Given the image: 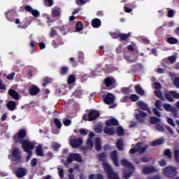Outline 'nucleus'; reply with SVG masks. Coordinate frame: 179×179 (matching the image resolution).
I'll list each match as a JSON object with an SVG mask.
<instances>
[{
  "mask_svg": "<svg viewBox=\"0 0 179 179\" xmlns=\"http://www.w3.org/2000/svg\"><path fill=\"white\" fill-rule=\"evenodd\" d=\"M15 143H21L24 152H32L34 149V143L29 140H16Z\"/></svg>",
  "mask_w": 179,
  "mask_h": 179,
  "instance_id": "f257e3e1",
  "label": "nucleus"
},
{
  "mask_svg": "<svg viewBox=\"0 0 179 179\" xmlns=\"http://www.w3.org/2000/svg\"><path fill=\"white\" fill-rule=\"evenodd\" d=\"M104 171L108 176V179H120L118 173L114 172L113 167L108 164H104Z\"/></svg>",
  "mask_w": 179,
  "mask_h": 179,
  "instance_id": "f03ea898",
  "label": "nucleus"
},
{
  "mask_svg": "<svg viewBox=\"0 0 179 179\" xmlns=\"http://www.w3.org/2000/svg\"><path fill=\"white\" fill-rule=\"evenodd\" d=\"M8 157H11L13 162H15V163H20V160H22V152L17 148H13L11 155H9Z\"/></svg>",
  "mask_w": 179,
  "mask_h": 179,
  "instance_id": "7ed1b4c3",
  "label": "nucleus"
},
{
  "mask_svg": "<svg viewBox=\"0 0 179 179\" xmlns=\"http://www.w3.org/2000/svg\"><path fill=\"white\" fill-rule=\"evenodd\" d=\"M141 145H142V143H138L135 148H131L129 150L130 155H135L136 152H139L140 155H143L148 150V148H149V145H146L144 147H141Z\"/></svg>",
  "mask_w": 179,
  "mask_h": 179,
  "instance_id": "20e7f679",
  "label": "nucleus"
},
{
  "mask_svg": "<svg viewBox=\"0 0 179 179\" xmlns=\"http://www.w3.org/2000/svg\"><path fill=\"white\" fill-rule=\"evenodd\" d=\"M164 176L169 177V178H173V177H176L177 176V169L174 166H167L164 168L162 170Z\"/></svg>",
  "mask_w": 179,
  "mask_h": 179,
  "instance_id": "39448f33",
  "label": "nucleus"
},
{
  "mask_svg": "<svg viewBox=\"0 0 179 179\" xmlns=\"http://www.w3.org/2000/svg\"><path fill=\"white\" fill-rule=\"evenodd\" d=\"M72 162H78V163H82V157L78 153H71L67 157V162L72 163Z\"/></svg>",
  "mask_w": 179,
  "mask_h": 179,
  "instance_id": "423d86ee",
  "label": "nucleus"
},
{
  "mask_svg": "<svg viewBox=\"0 0 179 179\" xmlns=\"http://www.w3.org/2000/svg\"><path fill=\"white\" fill-rule=\"evenodd\" d=\"M110 159L115 167H120V159H118V152H117V150H113L110 152Z\"/></svg>",
  "mask_w": 179,
  "mask_h": 179,
  "instance_id": "0eeeda50",
  "label": "nucleus"
},
{
  "mask_svg": "<svg viewBox=\"0 0 179 179\" xmlns=\"http://www.w3.org/2000/svg\"><path fill=\"white\" fill-rule=\"evenodd\" d=\"M116 82L115 78L113 77H108L103 80V83L108 89H113L112 86H114V84L116 83Z\"/></svg>",
  "mask_w": 179,
  "mask_h": 179,
  "instance_id": "6e6552de",
  "label": "nucleus"
},
{
  "mask_svg": "<svg viewBox=\"0 0 179 179\" xmlns=\"http://www.w3.org/2000/svg\"><path fill=\"white\" fill-rule=\"evenodd\" d=\"M103 101L105 104H113L115 101V96L111 93H108L103 96Z\"/></svg>",
  "mask_w": 179,
  "mask_h": 179,
  "instance_id": "1a4fd4ad",
  "label": "nucleus"
},
{
  "mask_svg": "<svg viewBox=\"0 0 179 179\" xmlns=\"http://www.w3.org/2000/svg\"><path fill=\"white\" fill-rule=\"evenodd\" d=\"M99 117H100V112L96 110H92L88 114V121H94Z\"/></svg>",
  "mask_w": 179,
  "mask_h": 179,
  "instance_id": "9d476101",
  "label": "nucleus"
},
{
  "mask_svg": "<svg viewBox=\"0 0 179 179\" xmlns=\"http://www.w3.org/2000/svg\"><path fill=\"white\" fill-rule=\"evenodd\" d=\"M26 129H20L17 134L14 135L13 139H15V141H19V139L20 141L23 140L24 139V138H26Z\"/></svg>",
  "mask_w": 179,
  "mask_h": 179,
  "instance_id": "9b49d317",
  "label": "nucleus"
},
{
  "mask_svg": "<svg viewBox=\"0 0 179 179\" xmlns=\"http://www.w3.org/2000/svg\"><path fill=\"white\" fill-rule=\"evenodd\" d=\"M82 143H83V140L80 138H72L70 141L71 146H72V148H79V146H80V145H82Z\"/></svg>",
  "mask_w": 179,
  "mask_h": 179,
  "instance_id": "f8f14e48",
  "label": "nucleus"
},
{
  "mask_svg": "<svg viewBox=\"0 0 179 179\" xmlns=\"http://www.w3.org/2000/svg\"><path fill=\"white\" fill-rule=\"evenodd\" d=\"M148 117V114L143 111H139V113L136 115V118L141 124H145V120Z\"/></svg>",
  "mask_w": 179,
  "mask_h": 179,
  "instance_id": "ddd939ff",
  "label": "nucleus"
},
{
  "mask_svg": "<svg viewBox=\"0 0 179 179\" xmlns=\"http://www.w3.org/2000/svg\"><path fill=\"white\" fill-rule=\"evenodd\" d=\"M24 9L27 10V12H29L33 15L34 17H40V12L37 10H34L33 8L30 6H25Z\"/></svg>",
  "mask_w": 179,
  "mask_h": 179,
  "instance_id": "4468645a",
  "label": "nucleus"
},
{
  "mask_svg": "<svg viewBox=\"0 0 179 179\" xmlns=\"http://www.w3.org/2000/svg\"><path fill=\"white\" fill-rule=\"evenodd\" d=\"M26 174H27V171L24 168L19 167L15 170V176L18 178H22V177H24Z\"/></svg>",
  "mask_w": 179,
  "mask_h": 179,
  "instance_id": "2eb2a0df",
  "label": "nucleus"
},
{
  "mask_svg": "<svg viewBox=\"0 0 179 179\" xmlns=\"http://www.w3.org/2000/svg\"><path fill=\"white\" fill-rule=\"evenodd\" d=\"M136 105L138 107H139L140 110H143V111H147L150 114V108H149V106H148V104L145 103L142 101H139L138 102L136 103Z\"/></svg>",
  "mask_w": 179,
  "mask_h": 179,
  "instance_id": "dca6fc26",
  "label": "nucleus"
},
{
  "mask_svg": "<svg viewBox=\"0 0 179 179\" xmlns=\"http://www.w3.org/2000/svg\"><path fill=\"white\" fill-rule=\"evenodd\" d=\"M98 159L100 162H102V167L104 170V164H108V163H107V154L106 152H101L100 154L98 155Z\"/></svg>",
  "mask_w": 179,
  "mask_h": 179,
  "instance_id": "f3484780",
  "label": "nucleus"
},
{
  "mask_svg": "<svg viewBox=\"0 0 179 179\" xmlns=\"http://www.w3.org/2000/svg\"><path fill=\"white\" fill-rule=\"evenodd\" d=\"M143 174H152V173H156L157 169L155 166H145L142 169Z\"/></svg>",
  "mask_w": 179,
  "mask_h": 179,
  "instance_id": "a211bd4d",
  "label": "nucleus"
},
{
  "mask_svg": "<svg viewBox=\"0 0 179 179\" xmlns=\"http://www.w3.org/2000/svg\"><path fill=\"white\" fill-rule=\"evenodd\" d=\"M29 92L31 96H37V94L40 93V88L36 85H32L29 88Z\"/></svg>",
  "mask_w": 179,
  "mask_h": 179,
  "instance_id": "6ab92c4d",
  "label": "nucleus"
},
{
  "mask_svg": "<svg viewBox=\"0 0 179 179\" xmlns=\"http://www.w3.org/2000/svg\"><path fill=\"white\" fill-rule=\"evenodd\" d=\"M121 164L123 167H126L127 169H129L130 170H135V166L131 162H128L126 159H123L121 160Z\"/></svg>",
  "mask_w": 179,
  "mask_h": 179,
  "instance_id": "aec40b11",
  "label": "nucleus"
},
{
  "mask_svg": "<svg viewBox=\"0 0 179 179\" xmlns=\"http://www.w3.org/2000/svg\"><path fill=\"white\" fill-rule=\"evenodd\" d=\"M105 124L106 127H111L113 125L117 127V125H119L118 120H117V119L115 118H112L106 120Z\"/></svg>",
  "mask_w": 179,
  "mask_h": 179,
  "instance_id": "412c9836",
  "label": "nucleus"
},
{
  "mask_svg": "<svg viewBox=\"0 0 179 179\" xmlns=\"http://www.w3.org/2000/svg\"><path fill=\"white\" fill-rule=\"evenodd\" d=\"M6 106L10 111H15V110H16V102H15L14 101H9L6 104Z\"/></svg>",
  "mask_w": 179,
  "mask_h": 179,
  "instance_id": "4be33fe9",
  "label": "nucleus"
},
{
  "mask_svg": "<svg viewBox=\"0 0 179 179\" xmlns=\"http://www.w3.org/2000/svg\"><path fill=\"white\" fill-rule=\"evenodd\" d=\"M92 26L94 29H99V27L101 26V21L100 20V19L94 18L92 21Z\"/></svg>",
  "mask_w": 179,
  "mask_h": 179,
  "instance_id": "5701e85b",
  "label": "nucleus"
},
{
  "mask_svg": "<svg viewBox=\"0 0 179 179\" xmlns=\"http://www.w3.org/2000/svg\"><path fill=\"white\" fill-rule=\"evenodd\" d=\"M36 153L37 156H41L43 157L44 156V150H43V145L39 144L36 148Z\"/></svg>",
  "mask_w": 179,
  "mask_h": 179,
  "instance_id": "b1692460",
  "label": "nucleus"
},
{
  "mask_svg": "<svg viewBox=\"0 0 179 179\" xmlns=\"http://www.w3.org/2000/svg\"><path fill=\"white\" fill-rule=\"evenodd\" d=\"M131 34H132L131 32H129L128 34L120 33L119 38L120 41H127V40L131 37Z\"/></svg>",
  "mask_w": 179,
  "mask_h": 179,
  "instance_id": "393cba45",
  "label": "nucleus"
},
{
  "mask_svg": "<svg viewBox=\"0 0 179 179\" xmlns=\"http://www.w3.org/2000/svg\"><path fill=\"white\" fill-rule=\"evenodd\" d=\"M8 94L14 100H19V94H17V92L15 91V90H9Z\"/></svg>",
  "mask_w": 179,
  "mask_h": 179,
  "instance_id": "a878e982",
  "label": "nucleus"
},
{
  "mask_svg": "<svg viewBox=\"0 0 179 179\" xmlns=\"http://www.w3.org/2000/svg\"><path fill=\"white\" fill-rule=\"evenodd\" d=\"M64 43L62 42V38L59 37V39L57 40H54L52 42V45L54 47V48H57L59 45H62Z\"/></svg>",
  "mask_w": 179,
  "mask_h": 179,
  "instance_id": "bb28decb",
  "label": "nucleus"
},
{
  "mask_svg": "<svg viewBox=\"0 0 179 179\" xmlns=\"http://www.w3.org/2000/svg\"><path fill=\"white\" fill-rule=\"evenodd\" d=\"M95 149L96 152L101 150V140L99 138L95 139Z\"/></svg>",
  "mask_w": 179,
  "mask_h": 179,
  "instance_id": "cd10ccee",
  "label": "nucleus"
},
{
  "mask_svg": "<svg viewBox=\"0 0 179 179\" xmlns=\"http://www.w3.org/2000/svg\"><path fill=\"white\" fill-rule=\"evenodd\" d=\"M57 29L62 34L63 36H65V34H66L68 33V30H69L68 25H63L62 27H57Z\"/></svg>",
  "mask_w": 179,
  "mask_h": 179,
  "instance_id": "c85d7f7f",
  "label": "nucleus"
},
{
  "mask_svg": "<svg viewBox=\"0 0 179 179\" xmlns=\"http://www.w3.org/2000/svg\"><path fill=\"white\" fill-rule=\"evenodd\" d=\"M134 90H136V93L140 96H143L145 94V91L138 85L134 86Z\"/></svg>",
  "mask_w": 179,
  "mask_h": 179,
  "instance_id": "c756f323",
  "label": "nucleus"
},
{
  "mask_svg": "<svg viewBox=\"0 0 179 179\" xmlns=\"http://www.w3.org/2000/svg\"><path fill=\"white\" fill-rule=\"evenodd\" d=\"M103 131L106 135H114L115 130L113 127H105Z\"/></svg>",
  "mask_w": 179,
  "mask_h": 179,
  "instance_id": "7c9ffc66",
  "label": "nucleus"
},
{
  "mask_svg": "<svg viewBox=\"0 0 179 179\" xmlns=\"http://www.w3.org/2000/svg\"><path fill=\"white\" fill-rule=\"evenodd\" d=\"M117 148L119 150H124V141L119 139L116 142Z\"/></svg>",
  "mask_w": 179,
  "mask_h": 179,
  "instance_id": "2f4dec72",
  "label": "nucleus"
},
{
  "mask_svg": "<svg viewBox=\"0 0 179 179\" xmlns=\"http://www.w3.org/2000/svg\"><path fill=\"white\" fill-rule=\"evenodd\" d=\"M164 143V138H159L152 142V146H160V145H163Z\"/></svg>",
  "mask_w": 179,
  "mask_h": 179,
  "instance_id": "473e14b6",
  "label": "nucleus"
},
{
  "mask_svg": "<svg viewBox=\"0 0 179 179\" xmlns=\"http://www.w3.org/2000/svg\"><path fill=\"white\" fill-rule=\"evenodd\" d=\"M57 29H58V27H54L51 28V31L50 33V37H51V38L55 37V36L58 34Z\"/></svg>",
  "mask_w": 179,
  "mask_h": 179,
  "instance_id": "72a5a7b5",
  "label": "nucleus"
},
{
  "mask_svg": "<svg viewBox=\"0 0 179 179\" xmlns=\"http://www.w3.org/2000/svg\"><path fill=\"white\" fill-rule=\"evenodd\" d=\"M167 43H169V44H177V43H178V40L177 38H176L175 37H169L166 39Z\"/></svg>",
  "mask_w": 179,
  "mask_h": 179,
  "instance_id": "f704fd0d",
  "label": "nucleus"
},
{
  "mask_svg": "<svg viewBox=\"0 0 179 179\" xmlns=\"http://www.w3.org/2000/svg\"><path fill=\"white\" fill-rule=\"evenodd\" d=\"M50 83H52V78L50 77H45L43 79V83L42 85L44 87H45V86H47V85H50Z\"/></svg>",
  "mask_w": 179,
  "mask_h": 179,
  "instance_id": "c9c22d12",
  "label": "nucleus"
},
{
  "mask_svg": "<svg viewBox=\"0 0 179 179\" xmlns=\"http://www.w3.org/2000/svg\"><path fill=\"white\" fill-rule=\"evenodd\" d=\"M52 13L55 17H59V16H61V10H59V8H53Z\"/></svg>",
  "mask_w": 179,
  "mask_h": 179,
  "instance_id": "e433bc0d",
  "label": "nucleus"
},
{
  "mask_svg": "<svg viewBox=\"0 0 179 179\" xmlns=\"http://www.w3.org/2000/svg\"><path fill=\"white\" fill-rule=\"evenodd\" d=\"M165 98L168 101H171V102L174 101V98L173 96V94H171V91L169 92V93L165 94Z\"/></svg>",
  "mask_w": 179,
  "mask_h": 179,
  "instance_id": "4c0bfd02",
  "label": "nucleus"
},
{
  "mask_svg": "<svg viewBox=\"0 0 179 179\" xmlns=\"http://www.w3.org/2000/svg\"><path fill=\"white\" fill-rule=\"evenodd\" d=\"M154 94H155V96L158 97V99H160L161 100H164V96H163V93L162 92V91L155 90L154 92Z\"/></svg>",
  "mask_w": 179,
  "mask_h": 179,
  "instance_id": "58836bf2",
  "label": "nucleus"
},
{
  "mask_svg": "<svg viewBox=\"0 0 179 179\" xmlns=\"http://www.w3.org/2000/svg\"><path fill=\"white\" fill-rule=\"evenodd\" d=\"M76 31H82V30H83V23H82V22H77L76 25Z\"/></svg>",
  "mask_w": 179,
  "mask_h": 179,
  "instance_id": "ea45409f",
  "label": "nucleus"
},
{
  "mask_svg": "<svg viewBox=\"0 0 179 179\" xmlns=\"http://www.w3.org/2000/svg\"><path fill=\"white\" fill-rule=\"evenodd\" d=\"M67 82L69 85H72V83H75V82H76V78H75V76L71 75L69 77Z\"/></svg>",
  "mask_w": 179,
  "mask_h": 179,
  "instance_id": "a19ab883",
  "label": "nucleus"
},
{
  "mask_svg": "<svg viewBox=\"0 0 179 179\" xmlns=\"http://www.w3.org/2000/svg\"><path fill=\"white\" fill-rule=\"evenodd\" d=\"M150 124H157V122H160V119L157 117H151L150 118Z\"/></svg>",
  "mask_w": 179,
  "mask_h": 179,
  "instance_id": "79ce46f5",
  "label": "nucleus"
},
{
  "mask_svg": "<svg viewBox=\"0 0 179 179\" xmlns=\"http://www.w3.org/2000/svg\"><path fill=\"white\" fill-rule=\"evenodd\" d=\"M54 123L55 124L57 129H61V128H62V123L58 119L55 118L54 120Z\"/></svg>",
  "mask_w": 179,
  "mask_h": 179,
  "instance_id": "37998d69",
  "label": "nucleus"
},
{
  "mask_svg": "<svg viewBox=\"0 0 179 179\" xmlns=\"http://www.w3.org/2000/svg\"><path fill=\"white\" fill-rule=\"evenodd\" d=\"M68 71H69V69L68 68V66H62L60 69V74L66 75V73H68Z\"/></svg>",
  "mask_w": 179,
  "mask_h": 179,
  "instance_id": "c03bdc74",
  "label": "nucleus"
},
{
  "mask_svg": "<svg viewBox=\"0 0 179 179\" xmlns=\"http://www.w3.org/2000/svg\"><path fill=\"white\" fill-rule=\"evenodd\" d=\"M132 4H127V6L124 7V10L126 12V13H131L132 12Z\"/></svg>",
  "mask_w": 179,
  "mask_h": 179,
  "instance_id": "a18cd8bd",
  "label": "nucleus"
},
{
  "mask_svg": "<svg viewBox=\"0 0 179 179\" xmlns=\"http://www.w3.org/2000/svg\"><path fill=\"white\" fill-rule=\"evenodd\" d=\"M70 62H71V64H72V66H73L74 68H76V66L78 64V60H76V58L70 57Z\"/></svg>",
  "mask_w": 179,
  "mask_h": 179,
  "instance_id": "49530a36",
  "label": "nucleus"
},
{
  "mask_svg": "<svg viewBox=\"0 0 179 179\" xmlns=\"http://www.w3.org/2000/svg\"><path fill=\"white\" fill-rule=\"evenodd\" d=\"M130 100L131 101H133V102L138 101L139 100V96H138L136 94H132L130 96Z\"/></svg>",
  "mask_w": 179,
  "mask_h": 179,
  "instance_id": "de8ad7c7",
  "label": "nucleus"
},
{
  "mask_svg": "<svg viewBox=\"0 0 179 179\" xmlns=\"http://www.w3.org/2000/svg\"><path fill=\"white\" fill-rule=\"evenodd\" d=\"M117 134L118 136H124V129L121 127H117Z\"/></svg>",
  "mask_w": 179,
  "mask_h": 179,
  "instance_id": "09e8293b",
  "label": "nucleus"
},
{
  "mask_svg": "<svg viewBox=\"0 0 179 179\" xmlns=\"http://www.w3.org/2000/svg\"><path fill=\"white\" fill-rule=\"evenodd\" d=\"M132 174H133L132 171H127L123 174V178L125 179H128L129 178V177H131V176H132Z\"/></svg>",
  "mask_w": 179,
  "mask_h": 179,
  "instance_id": "8fccbe9b",
  "label": "nucleus"
},
{
  "mask_svg": "<svg viewBox=\"0 0 179 179\" xmlns=\"http://www.w3.org/2000/svg\"><path fill=\"white\" fill-rule=\"evenodd\" d=\"M163 107L164 110H166V111H171V110L173 109L171 105H170L169 103H164Z\"/></svg>",
  "mask_w": 179,
  "mask_h": 179,
  "instance_id": "3c124183",
  "label": "nucleus"
},
{
  "mask_svg": "<svg viewBox=\"0 0 179 179\" xmlns=\"http://www.w3.org/2000/svg\"><path fill=\"white\" fill-rule=\"evenodd\" d=\"M177 59V57H176L175 55H172L170 56L169 57H168V61H169V62H171V64H174L176 62Z\"/></svg>",
  "mask_w": 179,
  "mask_h": 179,
  "instance_id": "603ef678",
  "label": "nucleus"
},
{
  "mask_svg": "<svg viewBox=\"0 0 179 179\" xmlns=\"http://www.w3.org/2000/svg\"><path fill=\"white\" fill-rule=\"evenodd\" d=\"M164 156H166V157H169V159H171V151L169 149H166L164 152Z\"/></svg>",
  "mask_w": 179,
  "mask_h": 179,
  "instance_id": "864d4df0",
  "label": "nucleus"
},
{
  "mask_svg": "<svg viewBox=\"0 0 179 179\" xmlns=\"http://www.w3.org/2000/svg\"><path fill=\"white\" fill-rule=\"evenodd\" d=\"M73 95L76 97H78V99H80V96H82V90H77L74 92Z\"/></svg>",
  "mask_w": 179,
  "mask_h": 179,
  "instance_id": "5fc2aeb1",
  "label": "nucleus"
},
{
  "mask_svg": "<svg viewBox=\"0 0 179 179\" xmlns=\"http://www.w3.org/2000/svg\"><path fill=\"white\" fill-rule=\"evenodd\" d=\"M155 107L157 108V110H162V101L160 100H157L155 101Z\"/></svg>",
  "mask_w": 179,
  "mask_h": 179,
  "instance_id": "6e6d98bb",
  "label": "nucleus"
},
{
  "mask_svg": "<svg viewBox=\"0 0 179 179\" xmlns=\"http://www.w3.org/2000/svg\"><path fill=\"white\" fill-rule=\"evenodd\" d=\"M175 160L177 163H179V150H174Z\"/></svg>",
  "mask_w": 179,
  "mask_h": 179,
  "instance_id": "4d7b16f0",
  "label": "nucleus"
},
{
  "mask_svg": "<svg viewBox=\"0 0 179 179\" xmlns=\"http://www.w3.org/2000/svg\"><path fill=\"white\" fill-rule=\"evenodd\" d=\"M79 132H80V135L83 136H86V135H87V129H80Z\"/></svg>",
  "mask_w": 179,
  "mask_h": 179,
  "instance_id": "13d9d810",
  "label": "nucleus"
},
{
  "mask_svg": "<svg viewBox=\"0 0 179 179\" xmlns=\"http://www.w3.org/2000/svg\"><path fill=\"white\" fill-rule=\"evenodd\" d=\"M76 3L78 6H83V5H85V3H86V0H76Z\"/></svg>",
  "mask_w": 179,
  "mask_h": 179,
  "instance_id": "bf43d9fd",
  "label": "nucleus"
},
{
  "mask_svg": "<svg viewBox=\"0 0 179 179\" xmlns=\"http://www.w3.org/2000/svg\"><path fill=\"white\" fill-rule=\"evenodd\" d=\"M63 123H64V125H65V127H69V125L72 124V121H71V120L69 119H64Z\"/></svg>",
  "mask_w": 179,
  "mask_h": 179,
  "instance_id": "052dcab7",
  "label": "nucleus"
},
{
  "mask_svg": "<svg viewBox=\"0 0 179 179\" xmlns=\"http://www.w3.org/2000/svg\"><path fill=\"white\" fill-rule=\"evenodd\" d=\"M45 6H52L54 5V1L52 0H45Z\"/></svg>",
  "mask_w": 179,
  "mask_h": 179,
  "instance_id": "680f3d73",
  "label": "nucleus"
},
{
  "mask_svg": "<svg viewBox=\"0 0 179 179\" xmlns=\"http://www.w3.org/2000/svg\"><path fill=\"white\" fill-rule=\"evenodd\" d=\"M121 33H117V32H113L110 34V36H112V38H119L120 39V36Z\"/></svg>",
  "mask_w": 179,
  "mask_h": 179,
  "instance_id": "e2e57ef3",
  "label": "nucleus"
},
{
  "mask_svg": "<svg viewBox=\"0 0 179 179\" xmlns=\"http://www.w3.org/2000/svg\"><path fill=\"white\" fill-rule=\"evenodd\" d=\"M154 88L155 89V90H159L162 89V84H160V83H159V82L155 83Z\"/></svg>",
  "mask_w": 179,
  "mask_h": 179,
  "instance_id": "0e129e2a",
  "label": "nucleus"
},
{
  "mask_svg": "<svg viewBox=\"0 0 179 179\" xmlns=\"http://www.w3.org/2000/svg\"><path fill=\"white\" fill-rule=\"evenodd\" d=\"M173 85L174 86H176V87H177V89H179V78H176L173 80Z\"/></svg>",
  "mask_w": 179,
  "mask_h": 179,
  "instance_id": "69168bd1",
  "label": "nucleus"
},
{
  "mask_svg": "<svg viewBox=\"0 0 179 179\" xmlns=\"http://www.w3.org/2000/svg\"><path fill=\"white\" fill-rule=\"evenodd\" d=\"M168 17H174V10H169L167 13Z\"/></svg>",
  "mask_w": 179,
  "mask_h": 179,
  "instance_id": "338daca9",
  "label": "nucleus"
},
{
  "mask_svg": "<svg viewBox=\"0 0 179 179\" xmlns=\"http://www.w3.org/2000/svg\"><path fill=\"white\" fill-rule=\"evenodd\" d=\"M172 96L174 99H179V94L176 91H171Z\"/></svg>",
  "mask_w": 179,
  "mask_h": 179,
  "instance_id": "774afa93",
  "label": "nucleus"
}]
</instances>
